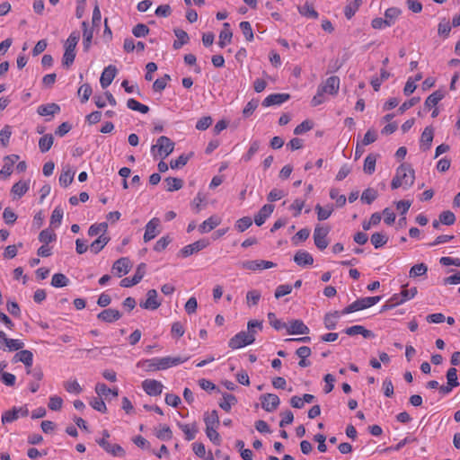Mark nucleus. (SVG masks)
I'll use <instances>...</instances> for the list:
<instances>
[{
	"mask_svg": "<svg viewBox=\"0 0 460 460\" xmlns=\"http://www.w3.org/2000/svg\"><path fill=\"white\" fill-rule=\"evenodd\" d=\"M19 160V155H6L4 158V165L0 170V176L4 178L9 177L13 172V164Z\"/></svg>",
	"mask_w": 460,
	"mask_h": 460,
	"instance_id": "obj_22",
	"label": "nucleus"
},
{
	"mask_svg": "<svg viewBox=\"0 0 460 460\" xmlns=\"http://www.w3.org/2000/svg\"><path fill=\"white\" fill-rule=\"evenodd\" d=\"M415 180V172L408 164H401L397 169L394 177L392 180L391 187L393 190L400 187L407 190L412 186Z\"/></svg>",
	"mask_w": 460,
	"mask_h": 460,
	"instance_id": "obj_2",
	"label": "nucleus"
},
{
	"mask_svg": "<svg viewBox=\"0 0 460 460\" xmlns=\"http://www.w3.org/2000/svg\"><path fill=\"white\" fill-rule=\"evenodd\" d=\"M163 384L155 379H146L142 382V388L150 396L160 395L163 392Z\"/></svg>",
	"mask_w": 460,
	"mask_h": 460,
	"instance_id": "obj_13",
	"label": "nucleus"
},
{
	"mask_svg": "<svg viewBox=\"0 0 460 460\" xmlns=\"http://www.w3.org/2000/svg\"><path fill=\"white\" fill-rule=\"evenodd\" d=\"M95 392L99 396H109L110 394L113 397H117L119 394L118 388H109L105 384L103 383H98L95 385Z\"/></svg>",
	"mask_w": 460,
	"mask_h": 460,
	"instance_id": "obj_36",
	"label": "nucleus"
},
{
	"mask_svg": "<svg viewBox=\"0 0 460 460\" xmlns=\"http://www.w3.org/2000/svg\"><path fill=\"white\" fill-rule=\"evenodd\" d=\"M57 239V234L53 230L47 228L42 230L39 234V240L44 244H48Z\"/></svg>",
	"mask_w": 460,
	"mask_h": 460,
	"instance_id": "obj_51",
	"label": "nucleus"
},
{
	"mask_svg": "<svg viewBox=\"0 0 460 460\" xmlns=\"http://www.w3.org/2000/svg\"><path fill=\"white\" fill-rule=\"evenodd\" d=\"M433 137V128L431 127L425 128L420 137V146L424 151L430 148Z\"/></svg>",
	"mask_w": 460,
	"mask_h": 460,
	"instance_id": "obj_27",
	"label": "nucleus"
},
{
	"mask_svg": "<svg viewBox=\"0 0 460 460\" xmlns=\"http://www.w3.org/2000/svg\"><path fill=\"white\" fill-rule=\"evenodd\" d=\"M155 436L161 440H170L172 438V432L171 429L166 426H160V429L156 431Z\"/></svg>",
	"mask_w": 460,
	"mask_h": 460,
	"instance_id": "obj_63",
	"label": "nucleus"
},
{
	"mask_svg": "<svg viewBox=\"0 0 460 460\" xmlns=\"http://www.w3.org/2000/svg\"><path fill=\"white\" fill-rule=\"evenodd\" d=\"M79 32L73 31L69 37L67 38L66 43H65V49L66 50H73L75 51V47L79 40Z\"/></svg>",
	"mask_w": 460,
	"mask_h": 460,
	"instance_id": "obj_59",
	"label": "nucleus"
},
{
	"mask_svg": "<svg viewBox=\"0 0 460 460\" xmlns=\"http://www.w3.org/2000/svg\"><path fill=\"white\" fill-rule=\"evenodd\" d=\"M344 332L349 336L362 335L366 339H372L375 337V333L366 329L362 325H353L344 330Z\"/></svg>",
	"mask_w": 460,
	"mask_h": 460,
	"instance_id": "obj_21",
	"label": "nucleus"
},
{
	"mask_svg": "<svg viewBox=\"0 0 460 460\" xmlns=\"http://www.w3.org/2000/svg\"><path fill=\"white\" fill-rule=\"evenodd\" d=\"M29 190V182L20 181L14 183L12 187V193L21 198Z\"/></svg>",
	"mask_w": 460,
	"mask_h": 460,
	"instance_id": "obj_50",
	"label": "nucleus"
},
{
	"mask_svg": "<svg viewBox=\"0 0 460 460\" xmlns=\"http://www.w3.org/2000/svg\"><path fill=\"white\" fill-rule=\"evenodd\" d=\"M108 230V224L106 222H102L100 224H93L88 229V235L91 237L106 234Z\"/></svg>",
	"mask_w": 460,
	"mask_h": 460,
	"instance_id": "obj_38",
	"label": "nucleus"
},
{
	"mask_svg": "<svg viewBox=\"0 0 460 460\" xmlns=\"http://www.w3.org/2000/svg\"><path fill=\"white\" fill-rule=\"evenodd\" d=\"M439 220H440L441 224H443V225L452 226L456 222V216L450 210L443 211L439 215Z\"/></svg>",
	"mask_w": 460,
	"mask_h": 460,
	"instance_id": "obj_60",
	"label": "nucleus"
},
{
	"mask_svg": "<svg viewBox=\"0 0 460 460\" xmlns=\"http://www.w3.org/2000/svg\"><path fill=\"white\" fill-rule=\"evenodd\" d=\"M130 260L127 257H122L117 260L112 265V271L118 276L121 277L126 275L131 269Z\"/></svg>",
	"mask_w": 460,
	"mask_h": 460,
	"instance_id": "obj_16",
	"label": "nucleus"
},
{
	"mask_svg": "<svg viewBox=\"0 0 460 460\" xmlns=\"http://www.w3.org/2000/svg\"><path fill=\"white\" fill-rule=\"evenodd\" d=\"M146 263H140L132 278H125L120 281V286L123 288H130L138 284L146 274Z\"/></svg>",
	"mask_w": 460,
	"mask_h": 460,
	"instance_id": "obj_7",
	"label": "nucleus"
},
{
	"mask_svg": "<svg viewBox=\"0 0 460 460\" xmlns=\"http://www.w3.org/2000/svg\"><path fill=\"white\" fill-rule=\"evenodd\" d=\"M173 148L174 143L169 137L162 136L157 139L156 144L152 146L151 152L155 153L157 149L158 155L164 158L173 151Z\"/></svg>",
	"mask_w": 460,
	"mask_h": 460,
	"instance_id": "obj_4",
	"label": "nucleus"
},
{
	"mask_svg": "<svg viewBox=\"0 0 460 460\" xmlns=\"http://www.w3.org/2000/svg\"><path fill=\"white\" fill-rule=\"evenodd\" d=\"M164 182L166 184V190L170 192L179 190L183 186V181L175 177H167L164 179Z\"/></svg>",
	"mask_w": 460,
	"mask_h": 460,
	"instance_id": "obj_39",
	"label": "nucleus"
},
{
	"mask_svg": "<svg viewBox=\"0 0 460 460\" xmlns=\"http://www.w3.org/2000/svg\"><path fill=\"white\" fill-rule=\"evenodd\" d=\"M204 422L206 428H217L219 426V417L216 410L205 414Z\"/></svg>",
	"mask_w": 460,
	"mask_h": 460,
	"instance_id": "obj_40",
	"label": "nucleus"
},
{
	"mask_svg": "<svg viewBox=\"0 0 460 460\" xmlns=\"http://www.w3.org/2000/svg\"><path fill=\"white\" fill-rule=\"evenodd\" d=\"M82 27H83L84 49V51H88L91 47V43H92V40H93V30L88 28V23L85 21L82 22Z\"/></svg>",
	"mask_w": 460,
	"mask_h": 460,
	"instance_id": "obj_31",
	"label": "nucleus"
},
{
	"mask_svg": "<svg viewBox=\"0 0 460 460\" xmlns=\"http://www.w3.org/2000/svg\"><path fill=\"white\" fill-rule=\"evenodd\" d=\"M252 225V218L250 217H243L238 219L234 225V227L238 232H244Z\"/></svg>",
	"mask_w": 460,
	"mask_h": 460,
	"instance_id": "obj_62",
	"label": "nucleus"
},
{
	"mask_svg": "<svg viewBox=\"0 0 460 460\" xmlns=\"http://www.w3.org/2000/svg\"><path fill=\"white\" fill-rule=\"evenodd\" d=\"M260 141L259 140H253L251 145H250V147L248 149V151L246 152V154H244L242 157V160L244 161V162H249L252 160V158L253 157V155L258 152L259 148H260Z\"/></svg>",
	"mask_w": 460,
	"mask_h": 460,
	"instance_id": "obj_54",
	"label": "nucleus"
},
{
	"mask_svg": "<svg viewBox=\"0 0 460 460\" xmlns=\"http://www.w3.org/2000/svg\"><path fill=\"white\" fill-rule=\"evenodd\" d=\"M127 107L129 110L138 111L140 113L146 114L149 111V107L140 103L137 100L130 98L127 101Z\"/></svg>",
	"mask_w": 460,
	"mask_h": 460,
	"instance_id": "obj_44",
	"label": "nucleus"
},
{
	"mask_svg": "<svg viewBox=\"0 0 460 460\" xmlns=\"http://www.w3.org/2000/svg\"><path fill=\"white\" fill-rule=\"evenodd\" d=\"M285 329L289 335L308 334L310 332L309 328L299 319L290 321Z\"/></svg>",
	"mask_w": 460,
	"mask_h": 460,
	"instance_id": "obj_15",
	"label": "nucleus"
},
{
	"mask_svg": "<svg viewBox=\"0 0 460 460\" xmlns=\"http://www.w3.org/2000/svg\"><path fill=\"white\" fill-rule=\"evenodd\" d=\"M209 245V241L207 239L198 240L190 244L184 246L179 252V256L187 258L195 252H198Z\"/></svg>",
	"mask_w": 460,
	"mask_h": 460,
	"instance_id": "obj_6",
	"label": "nucleus"
},
{
	"mask_svg": "<svg viewBox=\"0 0 460 460\" xmlns=\"http://www.w3.org/2000/svg\"><path fill=\"white\" fill-rule=\"evenodd\" d=\"M60 111V107L57 103H48L40 105L37 109V112L40 116H54Z\"/></svg>",
	"mask_w": 460,
	"mask_h": 460,
	"instance_id": "obj_28",
	"label": "nucleus"
},
{
	"mask_svg": "<svg viewBox=\"0 0 460 460\" xmlns=\"http://www.w3.org/2000/svg\"><path fill=\"white\" fill-rule=\"evenodd\" d=\"M243 269L250 270H261L265 269H270L276 266V264L270 261L264 260H254L245 261L241 263Z\"/></svg>",
	"mask_w": 460,
	"mask_h": 460,
	"instance_id": "obj_10",
	"label": "nucleus"
},
{
	"mask_svg": "<svg viewBox=\"0 0 460 460\" xmlns=\"http://www.w3.org/2000/svg\"><path fill=\"white\" fill-rule=\"evenodd\" d=\"M111 238L107 234H101L96 240H94L91 245V251L97 254L99 253L110 242Z\"/></svg>",
	"mask_w": 460,
	"mask_h": 460,
	"instance_id": "obj_30",
	"label": "nucleus"
},
{
	"mask_svg": "<svg viewBox=\"0 0 460 460\" xmlns=\"http://www.w3.org/2000/svg\"><path fill=\"white\" fill-rule=\"evenodd\" d=\"M188 357H164V358H156V362L158 363L159 370H165L172 367L178 366L188 360Z\"/></svg>",
	"mask_w": 460,
	"mask_h": 460,
	"instance_id": "obj_12",
	"label": "nucleus"
},
{
	"mask_svg": "<svg viewBox=\"0 0 460 460\" xmlns=\"http://www.w3.org/2000/svg\"><path fill=\"white\" fill-rule=\"evenodd\" d=\"M274 206L270 204L264 205L260 211L254 216V222L257 226L264 224L266 219L272 214Z\"/></svg>",
	"mask_w": 460,
	"mask_h": 460,
	"instance_id": "obj_24",
	"label": "nucleus"
},
{
	"mask_svg": "<svg viewBox=\"0 0 460 460\" xmlns=\"http://www.w3.org/2000/svg\"><path fill=\"white\" fill-rule=\"evenodd\" d=\"M171 80V77L169 75L165 74L164 76L157 78L154 84H153V89L155 92L161 93L164 91L168 84V82Z\"/></svg>",
	"mask_w": 460,
	"mask_h": 460,
	"instance_id": "obj_55",
	"label": "nucleus"
},
{
	"mask_svg": "<svg viewBox=\"0 0 460 460\" xmlns=\"http://www.w3.org/2000/svg\"><path fill=\"white\" fill-rule=\"evenodd\" d=\"M236 403L237 399L234 394L225 393L223 394V400L219 402V407L225 411L229 412L232 409V406L235 405Z\"/></svg>",
	"mask_w": 460,
	"mask_h": 460,
	"instance_id": "obj_32",
	"label": "nucleus"
},
{
	"mask_svg": "<svg viewBox=\"0 0 460 460\" xmlns=\"http://www.w3.org/2000/svg\"><path fill=\"white\" fill-rule=\"evenodd\" d=\"M69 283L68 278L63 273H56L52 276L51 285L55 288H64Z\"/></svg>",
	"mask_w": 460,
	"mask_h": 460,
	"instance_id": "obj_49",
	"label": "nucleus"
},
{
	"mask_svg": "<svg viewBox=\"0 0 460 460\" xmlns=\"http://www.w3.org/2000/svg\"><path fill=\"white\" fill-rule=\"evenodd\" d=\"M290 99V95L288 93H272L267 96L263 102L262 105L264 107H270L272 105H280L283 102L288 101Z\"/></svg>",
	"mask_w": 460,
	"mask_h": 460,
	"instance_id": "obj_20",
	"label": "nucleus"
},
{
	"mask_svg": "<svg viewBox=\"0 0 460 460\" xmlns=\"http://www.w3.org/2000/svg\"><path fill=\"white\" fill-rule=\"evenodd\" d=\"M5 346L9 351L21 350L24 347V343L21 340L9 339L4 334V338H2Z\"/></svg>",
	"mask_w": 460,
	"mask_h": 460,
	"instance_id": "obj_46",
	"label": "nucleus"
},
{
	"mask_svg": "<svg viewBox=\"0 0 460 460\" xmlns=\"http://www.w3.org/2000/svg\"><path fill=\"white\" fill-rule=\"evenodd\" d=\"M221 223L220 217L217 216H211L208 219H206L199 226V231L201 234L208 233L214 228H216L217 226H219Z\"/></svg>",
	"mask_w": 460,
	"mask_h": 460,
	"instance_id": "obj_26",
	"label": "nucleus"
},
{
	"mask_svg": "<svg viewBox=\"0 0 460 460\" xmlns=\"http://www.w3.org/2000/svg\"><path fill=\"white\" fill-rule=\"evenodd\" d=\"M341 312L335 311L333 313H328L325 314L323 319L324 327L327 330H334L336 328L337 320L340 318Z\"/></svg>",
	"mask_w": 460,
	"mask_h": 460,
	"instance_id": "obj_33",
	"label": "nucleus"
},
{
	"mask_svg": "<svg viewBox=\"0 0 460 460\" xmlns=\"http://www.w3.org/2000/svg\"><path fill=\"white\" fill-rule=\"evenodd\" d=\"M13 362H22L26 367H31L33 363V354L31 350L21 349L18 351L13 358Z\"/></svg>",
	"mask_w": 460,
	"mask_h": 460,
	"instance_id": "obj_23",
	"label": "nucleus"
},
{
	"mask_svg": "<svg viewBox=\"0 0 460 460\" xmlns=\"http://www.w3.org/2000/svg\"><path fill=\"white\" fill-rule=\"evenodd\" d=\"M318 87L321 89V92L324 93L335 95L340 88V78L336 75L330 76Z\"/></svg>",
	"mask_w": 460,
	"mask_h": 460,
	"instance_id": "obj_14",
	"label": "nucleus"
},
{
	"mask_svg": "<svg viewBox=\"0 0 460 460\" xmlns=\"http://www.w3.org/2000/svg\"><path fill=\"white\" fill-rule=\"evenodd\" d=\"M139 305L147 310H155L161 305V302L157 300V291L155 289H149L146 293V299L140 302Z\"/></svg>",
	"mask_w": 460,
	"mask_h": 460,
	"instance_id": "obj_17",
	"label": "nucleus"
},
{
	"mask_svg": "<svg viewBox=\"0 0 460 460\" xmlns=\"http://www.w3.org/2000/svg\"><path fill=\"white\" fill-rule=\"evenodd\" d=\"M427 271H428V266L421 262V263H418V264H415L413 265L410 271H409V277L410 278H417V277H421V276H424L427 274Z\"/></svg>",
	"mask_w": 460,
	"mask_h": 460,
	"instance_id": "obj_43",
	"label": "nucleus"
},
{
	"mask_svg": "<svg viewBox=\"0 0 460 460\" xmlns=\"http://www.w3.org/2000/svg\"><path fill=\"white\" fill-rule=\"evenodd\" d=\"M174 34L177 37V40H175L173 42V49H179L183 45L188 43L190 38H189L188 33L185 31H183L181 29H175L174 30Z\"/></svg>",
	"mask_w": 460,
	"mask_h": 460,
	"instance_id": "obj_35",
	"label": "nucleus"
},
{
	"mask_svg": "<svg viewBox=\"0 0 460 460\" xmlns=\"http://www.w3.org/2000/svg\"><path fill=\"white\" fill-rule=\"evenodd\" d=\"M93 93L92 87L89 84H82L78 89V96L81 98L83 103L86 102Z\"/></svg>",
	"mask_w": 460,
	"mask_h": 460,
	"instance_id": "obj_57",
	"label": "nucleus"
},
{
	"mask_svg": "<svg viewBox=\"0 0 460 460\" xmlns=\"http://www.w3.org/2000/svg\"><path fill=\"white\" fill-rule=\"evenodd\" d=\"M330 232V228L328 226H323L317 225L314 230V242L315 246L323 251L327 248L329 245V242L327 240V235Z\"/></svg>",
	"mask_w": 460,
	"mask_h": 460,
	"instance_id": "obj_5",
	"label": "nucleus"
},
{
	"mask_svg": "<svg viewBox=\"0 0 460 460\" xmlns=\"http://www.w3.org/2000/svg\"><path fill=\"white\" fill-rule=\"evenodd\" d=\"M117 72L116 66L112 65L104 68L100 78V84L103 89L107 88L112 83Z\"/></svg>",
	"mask_w": 460,
	"mask_h": 460,
	"instance_id": "obj_18",
	"label": "nucleus"
},
{
	"mask_svg": "<svg viewBox=\"0 0 460 460\" xmlns=\"http://www.w3.org/2000/svg\"><path fill=\"white\" fill-rule=\"evenodd\" d=\"M137 367H141L147 372H154L159 370L158 363L156 362V358L141 360L137 364Z\"/></svg>",
	"mask_w": 460,
	"mask_h": 460,
	"instance_id": "obj_41",
	"label": "nucleus"
},
{
	"mask_svg": "<svg viewBox=\"0 0 460 460\" xmlns=\"http://www.w3.org/2000/svg\"><path fill=\"white\" fill-rule=\"evenodd\" d=\"M180 429L182 430V432L185 435V438L188 441H190L195 438L196 434L198 432V429L195 424L189 425V424H181L179 423Z\"/></svg>",
	"mask_w": 460,
	"mask_h": 460,
	"instance_id": "obj_45",
	"label": "nucleus"
},
{
	"mask_svg": "<svg viewBox=\"0 0 460 460\" xmlns=\"http://www.w3.org/2000/svg\"><path fill=\"white\" fill-rule=\"evenodd\" d=\"M54 142V137L51 134H46L43 137H41L39 140V148L41 153L48 152Z\"/></svg>",
	"mask_w": 460,
	"mask_h": 460,
	"instance_id": "obj_42",
	"label": "nucleus"
},
{
	"mask_svg": "<svg viewBox=\"0 0 460 460\" xmlns=\"http://www.w3.org/2000/svg\"><path fill=\"white\" fill-rule=\"evenodd\" d=\"M453 25L450 24L449 21L446 18H443L438 26V34L442 36L443 38H447L451 31V28Z\"/></svg>",
	"mask_w": 460,
	"mask_h": 460,
	"instance_id": "obj_52",
	"label": "nucleus"
},
{
	"mask_svg": "<svg viewBox=\"0 0 460 460\" xmlns=\"http://www.w3.org/2000/svg\"><path fill=\"white\" fill-rule=\"evenodd\" d=\"M445 97V93L441 90H437L432 93L425 101V107L430 109L435 107L443 98Z\"/></svg>",
	"mask_w": 460,
	"mask_h": 460,
	"instance_id": "obj_34",
	"label": "nucleus"
},
{
	"mask_svg": "<svg viewBox=\"0 0 460 460\" xmlns=\"http://www.w3.org/2000/svg\"><path fill=\"white\" fill-rule=\"evenodd\" d=\"M64 210L61 207H56L50 217V226L57 228L61 225Z\"/></svg>",
	"mask_w": 460,
	"mask_h": 460,
	"instance_id": "obj_47",
	"label": "nucleus"
},
{
	"mask_svg": "<svg viewBox=\"0 0 460 460\" xmlns=\"http://www.w3.org/2000/svg\"><path fill=\"white\" fill-rule=\"evenodd\" d=\"M315 210L317 212L318 220L323 221L331 217L334 209L332 205H327L323 208L320 204H317L315 206Z\"/></svg>",
	"mask_w": 460,
	"mask_h": 460,
	"instance_id": "obj_37",
	"label": "nucleus"
},
{
	"mask_svg": "<svg viewBox=\"0 0 460 460\" xmlns=\"http://www.w3.org/2000/svg\"><path fill=\"white\" fill-rule=\"evenodd\" d=\"M298 12L301 15L308 18H318V13L314 10V8L312 5L308 4H305L303 6L298 7Z\"/></svg>",
	"mask_w": 460,
	"mask_h": 460,
	"instance_id": "obj_58",
	"label": "nucleus"
},
{
	"mask_svg": "<svg viewBox=\"0 0 460 460\" xmlns=\"http://www.w3.org/2000/svg\"><path fill=\"white\" fill-rule=\"evenodd\" d=\"M64 388L66 390V392L75 394H79L83 391L81 385L75 379L66 381L64 383Z\"/></svg>",
	"mask_w": 460,
	"mask_h": 460,
	"instance_id": "obj_56",
	"label": "nucleus"
},
{
	"mask_svg": "<svg viewBox=\"0 0 460 460\" xmlns=\"http://www.w3.org/2000/svg\"><path fill=\"white\" fill-rule=\"evenodd\" d=\"M97 444L108 454L113 456L123 457L125 456V450L119 444H111L105 438L96 439Z\"/></svg>",
	"mask_w": 460,
	"mask_h": 460,
	"instance_id": "obj_8",
	"label": "nucleus"
},
{
	"mask_svg": "<svg viewBox=\"0 0 460 460\" xmlns=\"http://www.w3.org/2000/svg\"><path fill=\"white\" fill-rule=\"evenodd\" d=\"M97 318L102 322L111 323L120 319L121 313L117 309L108 308L99 313Z\"/></svg>",
	"mask_w": 460,
	"mask_h": 460,
	"instance_id": "obj_19",
	"label": "nucleus"
},
{
	"mask_svg": "<svg viewBox=\"0 0 460 460\" xmlns=\"http://www.w3.org/2000/svg\"><path fill=\"white\" fill-rule=\"evenodd\" d=\"M223 26L224 29L219 33L218 45L220 48H225L226 44L230 43L233 37V33L230 30V24L228 22H225Z\"/></svg>",
	"mask_w": 460,
	"mask_h": 460,
	"instance_id": "obj_29",
	"label": "nucleus"
},
{
	"mask_svg": "<svg viewBox=\"0 0 460 460\" xmlns=\"http://www.w3.org/2000/svg\"><path fill=\"white\" fill-rule=\"evenodd\" d=\"M388 241V237L386 234L383 233H374L371 235V243L375 246L376 249H378L384 246Z\"/></svg>",
	"mask_w": 460,
	"mask_h": 460,
	"instance_id": "obj_53",
	"label": "nucleus"
},
{
	"mask_svg": "<svg viewBox=\"0 0 460 460\" xmlns=\"http://www.w3.org/2000/svg\"><path fill=\"white\" fill-rule=\"evenodd\" d=\"M268 319H269L270 324L277 331H280L287 327V323H283L281 320L278 319L274 313H269Z\"/></svg>",
	"mask_w": 460,
	"mask_h": 460,
	"instance_id": "obj_61",
	"label": "nucleus"
},
{
	"mask_svg": "<svg viewBox=\"0 0 460 460\" xmlns=\"http://www.w3.org/2000/svg\"><path fill=\"white\" fill-rule=\"evenodd\" d=\"M381 300V296H369L357 299L352 304L346 306L342 311V314H348L350 313H354L357 311L364 310L369 308L376 304H377Z\"/></svg>",
	"mask_w": 460,
	"mask_h": 460,
	"instance_id": "obj_3",
	"label": "nucleus"
},
{
	"mask_svg": "<svg viewBox=\"0 0 460 460\" xmlns=\"http://www.w3.org/2000/svg\"><path fill=\"white\" fill-rule=\"evenodd\" d=\"M294 261L301 267L312 265L314 263L313 256L306 251L300 250L296 252Z\"/></svg>",
	"mask_w": 460,
	"mask_h": 460,
	"instance_id": "obj_25",
	"label": "nucleus"
},
{
	"mask_svg": "<svg viewBox=\"0 0 460 460\" xmlns=\"http://www.w3.org/2000/svg\"><path fill=\"white\" fill-rule=\"evenodd\" d=\"M261 407L268 412L275 411L280 403V400L277 394H265L261 396Z\"/></svg>",
	"mask_w": 460,
	"mask_h": 460,
	"instance_id": "obj_11",
	"label": "nucleus"
},
{
	"mask_svg": "<svg viewBox=\"0 0 460 460\" xmlns=\"http://www.w3.org/2000/svg\"><path fill=\"white\" fill-rule=\"evenodd\" d=\"M262 329V322L257 320H252L248 322L247 332L242 331L231 338L228 341V346L232 349H237L243 348L247 345L252 344L255 341V330Z\"/></svg>",
	"mask_w": 460,
	"mask_h": 460,
	"instance_id": "obj_1",
	"label": "nucleus"
},
{
	"mask_svg": "<svg viewBox=\"0 0 460 460\" xmlns=\"http://www.w3.org/2000/svg\"><path fill=\"white\" fill-rule=\"evenodd\" d=\"M160 226V219L158 217H154L150 221L147 222L145 227V234L143 236V240L145 243H148L155 236H157L160 233L158 229Z\"/></svg>",
	"mask_w": 460,
	"mask_h": 460,
	"instance_id": "obj_9",
	"label": "nucleus"
},
{
	"mask_svg": "<svg viewBox=\"0 0 460 460\" xmlns=\"http://www.w3.org/2000/svg\"><path fill=\"white\" fill-rule=\"evenodd\" d=\"M377 198V191L368 188L365 190L361 195V200L367 204H371Z\"/></svg>",
	"mask_w": 460,
	"mask_h": 460,
	"instance_id": "obj_64",
	"label": "nucleus"
},
{
	"mask_svg": "<svg viewBox=\"0 0 460 460\" xmlns=\"http://www.w3.org/2000/svg\"><path fill=\"white\" fill-rule=\"evenodd\" d=\"M376 155L369 154L364 161V172L367 174H372L376 170Z\"/></svg>",
	"mask_w": 460,
	"mask_h": 460,
	"instance_id": "obj_48",
	"label": "nucleus"
}]
</instances>
